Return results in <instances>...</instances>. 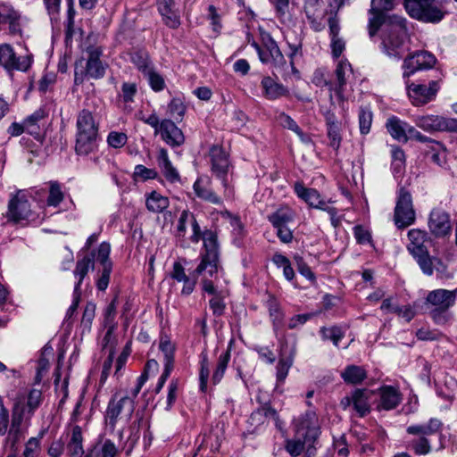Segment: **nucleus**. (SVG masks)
Segmentation results:
<instances>
[{
	"instance_id": "obj_1",
	"label": "nucleus",
	"mask_w": 457,
	"mask_h": 457,
	"mask_svg": "<svg viewBox=\"0 0 457 457\" xmlns=\"http://www.w3.org/2000/svg\"><path fill=\"white\" fill-rule=\"evenodd\" d=\"M369 35L380 31L381 51L390 59L399 61L409 51L407 21L400 15L369 18Z\"/></svg>"
},
{
	"instance_id": "obj_2",
	"label": "nucleus",
	"mask_w": 457,
	"mask_h": 457,
	"mask_svg": "<svg viewBox=\"0 0 457 457\" xmlns=\"http://www.w3.org/2000/svg\"><path fill=\"white\" fill-rule=\"evenodd\" d=\"M203 240L205 253L202 254L201 262L191 274H186L185 268L180 262L173 263L170 278L183 283L181 294L184 295H189L193 293L199 275L206 273L212 277L218 272L219 251L217 237L212 231H207L204 234Z\"/></svg>"
},
{
	"instance_id": "obj_3",
	"label": "nucleus",
	"mask_w": 457,
	"mask_h": 457,
	"mask_svg": "<svg viewBox=\"0 0 457 457\" xmlns=\"http://www.w3.org/2000/svg\"><path fill=\"white\" fill-rule=\"evenodd\" d=\"M100 116L96 111L83 108L76 116L75 153L87 156L95 153L100 140Z\"/></svg>"
},
{
	"instance_id": "obj_4",
	"label": "nucleus",
	"mask_w": 457,
	"mask_h": 457,
	"mask_svg": "<svg viewBox=\"0 0 457 457\" xmlns=\"http://www.w3.org/2000/svg\"><path fill=\"white\" fill-rule=\"evenodd\" d=\"M407 238L406 249L425 275L431 276L434 270L441 273L445 271L446 267L442 260L436 255H431L428 252V244H433V239L426 230L410 229Z\"/></svg>"
},
{
	"instance_id": "obj_5",
	"label": "nucleus",
	"mask_w": 457,
	"mask_h": 457,
	"mask_svg": "<svg viewBox=\"0 0 457 457\" xmlns=\"http://www.w3.org/2000/svg\"><path fill=\"white\" fill-rule=\"evenodd\" d=\"M295 437L287 442V451L294 457L299 456L304 448L313 447L320 435L318 417L307 411L295 421Z\"/></svg>"
},
{
	"instance_id": "obj_6",
	"label": "nucleus",
	"mask_w": 457,
	"mask_h": 457,
	"mask_svg": "<svg viewBox=\"0 0 457 457\" xmlns=\"http://www.w3.org/2000/svg\"><path fill=\"white\" fill-rule=\"evenodd\" d=\"M404 8L411 18L426 23H439L446 14L436 0H404Z\"/></svg>"
},
{
	"instance_id": "obj_7",
	"label": "nucleus",
	"mask_w": 457,
	"mask_h": 457,
	"mask_svg": "<svg viewBox=\"0 0 457 457\" xmlns=\"http://www.w3.org/2000/svg\"><path fill=\"white\" fill-rule=\"evenodd\" d=\"M141 120L153 128L154 135H160L168 145L178 147L184 144L185 136L182 130L170 119L160 120L156 112H154L147 117H141Z\"/></svg>"
},
{
	"instance_id": "obj_8",
	"label": "nucleus",
	"mask_w": 457,
	"mask_h": 457,
	"mask_svg": "<svg viewBox=\"0 0 457 457\" xmlns=\"http://www.w3.org/2000/svg\"><path fill=\"white\" fill-rule=\"evenodd\" d=\"M208 159L212 174L221 181L225 195H231V188L228 182V175L232 171V164L229 154L219 145H213L208 152Z\"/></svg>"
},
{
	"instance_id": "obj_9",
	"label": "nucleus",
	"mask_w": 457,
	"mask_h": 457,
	"mask_svg": "<svg viewBox=\"0 0 457 457\" xmlns=\"http://www.w3.org/2000/svg\"><path fill=\"white\" fill-rule=\"evenodd\" d=\"M135 410V403L129 395L116 392L111 398L105 412V423L114 429L119 420L128 422Z\"/></svg>"
},
{
	"instance_id": "obj_10",
	"label": "nucleus",
	"mask_w": 457,
	"mask_h": 457,
	"mask_svg": "<svg viewBox=\"0 0 457 457\" xmlns=\"http://www.w3.org/2000/svg\"><path fill=\"white\" fill-rule=\"evenodd\" d=\"M42 401V393L38 389H31L27 397L26 405L23 404L22 400L19 398L14 405L12 424L9 430V435L16 438L20 432V426L22 422L23 417L27 416L29 419L39 407Z\"/></svg>"
},
{
	"instance_id": "obj_11",
	"label": "nucleus",
	"mask_w": 457,
	"mask_h": 457,
	"mask_svg": "<svg viewBox=\"0 0 457 457\" xmlns=\"http://www.w3.org/2000/svg\"><path fill=\"white\" fill-rule=\"evenodd\" d=\"M31 215V204L28 195L22 190L11 194L5 214L7 220L12 223H20L29 220Z\"/></svg>"
},
{
	"instance_id": "obj_12",
	"label": "nucleus",
	"mask_w": 457,
	"mask_h": 457,
	"mask_svg": "<svg viewBox=\"0 0 457 457\" xmlns=\"http://www.w3.org/2000/svg\"><path fill=\"white\" fill-rule=\"evenodd\" d=\"M416 215L412 197L409 191L401 187L395 208L394 220L398 228H404L415 222Z\"/></svg>"
},
{
	"instance_id": "obj_13",
	"label": "nucleus",
	"mask_w": 457,
	"mask_h": 457,
	"mask_svg": "<svg viewBox=\"0 0 457 457\" xmlns=\"http://www.w3.org/2000/svg\"><path fill=\"white\" fill-rule=\"evenodd\" d=\"M405 86L408 96L414 106H423L436 99L440 89L438 80H430L428 85L411 83L409 79H405Z\"/></svg>"
},
{
	"instance_id": "obj_14",
	"label": "nucleus",
	"mask_w": 457,
	"mask_h": 457,
	"mask_svg": "<svg viewBox=\"0 0 457 457\" xmlns=\"http://www.w3.org/2000/svg\"><path fill=\"white\" fill-rule=\"evenodd\" d=\"M413 120L418 128L428 133L444 131L457 133V119L427 114L416 116Z\"/></svg>"
},
{
	"instance_id": "obj_15",
	"label": "nucleus",
	"mask_w": 457,
	"mask_h": 457,
	"mask_svg": "<svg viewBox=\"0 0 457 457\" xmlns=\"http://www.w3.org/2000/svg\"><path fill=\"white\" fill-rule=\"evenodd\" d=\"M375 393L369 389H355L341 399L340 406L344 410L353 408L360 417H364L370 411V403Z\"/></svg>"
},
{
	"instance_id": "obj_16",
	"label": "nucleus",
	"mask_w": 457,
	"mask_h": 457,
	"mask_svg": "<svg viewBox=\"0 0 457 457\" xmlns=\"http://www.w3.org/2000/svg\"><path fill=\"white\" fill-rule=\"evenodd\" d=\"M436 62L435 55L428 51H416L410 54L404 58L402 65L403 78L408 79L420 71L431 69Z\"/></svg>"
},
{
	"instance_id": "obj_17",
	"label": "nucleus",
	"mask_w": 457,
	"mask_h": 457,
	"mask_svg": "<svg viewBox=\"0 0 457 457\" xmlns=\"http://www.w3.org/2000/svg\"><path fill=\"white\" fill-rule=\"evenodd\" d=\"M428 227L429 232L436 238L449 237L452 232V222L447 212L434 208L428 216Z\"/></svg>"
},
{
	"instance_id": "obj_18",
	"label": "nucleus",
	"mask_w": 457,
	"mask_h": 457,
	"mask_svg": "<svg viewBox=\"0 0 457 457\" xmlns=\"http://www.w3.org/2000/svg\"><path fill=\"white\" fill-rule=\"evenodd\" d=\"M0 65L8 71H26L30 66L28 56H18L13 48L8 44L0 45Z\"/></svg>"
},
{
	"instance_id": "obj_19",
	"label": "nucleus",
	"mask_w": 457,
	"mask_h": 457,
	"mask_svg": "<svg viewBox=\"0 0 457 457\" xmlns=\"http://www.w3.org/2000/svg\"><path fill=\"white\" fill-rule=\"evenodd\" d=\"M252 46L257 51L259 59L262 63L271 62L277 68H282L286 65V59L272 38H270L264 46H260L255 42Z\"/></svg>"
},
{
	"instance_id": "obj_20",
	"label": "nucleus",
	"mask_w": 457,
	"mask_h": 457,
	"mask_svg": "<svg viewBox=\"0 0 457 457\" xmlns=\"http://www.w3.org/2000/svg\"><path fill=\"white\" fill-rule=\"evenodd\" d=\"M352 72V66L348 61L341 60L338 62L335 70V81H331L330 93L334 92L339 101L345 99L344 94ZM330 99H332V94H330Z\"/></svg>"
},
{
	"instance_id": "obj_21",
	"label": "nucleus",
	"mask_w": 457,
	"mask_h": 457,
	"mask_svg": "<svg viewBox=\"0 0 457 457\" xmlns=\"http://www.w3.org/2000/svg\"><path fill=\"white\" fill-rule=\"evenodd\" d=\"M457 299V288L454 290L436 289L430 291L426 298V302L439 312H445L454 305Z\"/></svg>"
},
{
	"instance_id": "obj_22",
	"label": "nucleus",
	"mask_w": 457,
	"mask_h": 457,
	"mask_svg": "<svg viewBox=\"0 0 457 457\" xmlns=\"http://www.w3.org/2000/svg\"><path fill=\"white\" fill-rule=\"evenodd\" d=\"M88 58L87 61L85 75L89 79H99L105 74L106 65L103 63L100 57L103 51L100 47H89L87 49Z\"/></svg>"
},
{
	"instance_id": "obj_23",
	"label": "nucleus",
	"mask_w": 457,
	"mask_h": 457,
	"mask_svg": "<svg viewBox=\"0 0 457 457\" xmlns=\"http://www.w3.org/2000/svg\"><path fill=\"white\" fill-rule=\"evenodd\" d=\"M193 190L202 201L219 206L223 204L222 198L212 189V181L209 179L204 180L201 177L197 178L194 182Z\"/></svg>"
},
{
	"instance_id": "obj_24",
	"label": "nucleus",
	"mask_w": 457,
	"mask_h": 457,
	"mask_svg": "<svg viewBox=\"0 0 457 457\" xmlns=\"http://www.w3.org/2000/svg\"><path fill=\"white\" fill-rule=\"evenodd\" d=\"M378 402L377 409L378 411H390L396 408L401 401L402 395L399 390L391 386H384L378 391Z\"/></svg>"
},
{
	"instance_id": "obj_25",
	"label": "nucleus",
	"mask_w": 457,
	"mask_h": 457,
	"mask_svg": "<svg viewBox=\"0 0 457 457\" xmlns=\"http://www.w3.org/2000/svg\"><path fill=\"white\" fill-rule=\"evenodd\" d=\"M47 117L48 112L45 107L37 109L23 120L26 132L34 137H38L46 125Z\"/></svg>"
},
{
	"instance_id": "obj_26",
	"label": "nucleus",
	"mask_w": 457,
	"mask_h": 457,
	"mask_svg": "<svg viewBox=\"0 0 457 457\" xmlns=\"http://www.w3.org/2000/svg\"><path fill=\"white\" fill-rule=\"evenodd\" d=\"M156 161L162 174L167 181L172 184L181 181L180 174L170 162L168 151L165 148L159 150Z\"/></svg>"
},
{
	"instance_id": "obj_27",
	"label": "nucleus",
	"mask_w": 457,
	"mask_h": 457,
	"mask_svg": "<svg viewBox=\"0 0 457 457\" xmlns=\"http://www.w3.org/2000/svg\"><path fill=\"white\" fill-rule=\"evenodd\" d=\"M295 193L298 197L304 200L310 206L319 209L325 205V201L316 189L307 188L302 182H296L294 186Z\"/></svg>"
},
{
	"instance_id": "obj_28",
	"label": "nucleus",
	"mask_w": 457,
	"mask_h": 457,
	"mask_svg": "<svg viewBox=\"0 0 457 457\" xmlns=\"http://www.w3.org/2000/svg\"><path fill=\"white\" fill-rule=\"evenodd\" d=\"M261 86L263 90V96L269 100H276L288 94V90L286 87L277 82L270 76L262 78Z\"/></svg>"
},
{
	"instance_id": "obj_29",
	"label": "nucleus",
	"mask_w": 457,
	"mask_h": 457,
	"mask_svg": "<svg viewBox=\"0 0 457 457\" xmlns=\"http://www.w3.org/2000/svg\"><path fill=\"white\" fill-rule=\"evenodd\" d=\"M407 126L408 122L400 120L396 116L389 117L386 122V128L391 137L403 143L408 142V136H406Z\"/></svg>"
},
{
	"instance_id": "obj_30",
	"label": "nucleus",
	"mask_w": 457,
	"mask_h": 457,
	"mask_svg": "<svg viewBox=\"0 0 457 457\" xmlns=\"http://www.w3.org/2000/svg\"><path fill=\"white\" fill-rule=\"evenodd\" d=\"M170 205L168 197L162 195L159 192L154 190L145 194V207L154 213H161L164 212Z\"/></svg>"
},
{
	"instance_id": "obj_31",
	"label": "nucleus",
	"mask_w": 457,
	"mask_h": 457,
	"mask_svg": "<svg viewBox=\"0 0 457 457\" xmlns=\"http://www.w3.org/2000/svg\"><path fill=\"white\" fill-rule=\"evenodd\" d=\"M442 423L437 419H430L428 423L419 424V425H411L407 428V433L410 435L425 436H432L439 431Z\"/></svg>"
},
{
	"instance_id": "obj_32",
	"label": "nucleus",
	"mask_w": 457,
	"mask_h": 457,
	"mask_svg": "<svg viewBox=\"0 0 457 457\" xmlns=\"http://www.w3.org/2000/svg\"><path fill=\"white\" fill-rule=\"evenodd\" d=\"M0 23H8L9 30L12 34H16L21 30L19 15L9 6L0 5Z\"/></svg>"
},
{
	"instance_id": "obj_33",
	"label": "nucleus",
	"mask_w": 457,
	"mask_h": 457,
	"mask_svg": "<svg viewBox=\"0 0 457 457\" xmlns=\"http://www.w3.org/2000/svg\"><path fill=\"white\" fill-rule=\"evenodd\" d=\"M82 431L80 427L75 426L72 428L71 437L68 443L67 449L71 457H82L84 449L82 445Z\"/></svg>"
},
{
	"instance_id": "obj_34",
	"label": "nucleus",
	"mask_w": 457,
	"mask_h": 457,
	"mask_svg": "<svg viewBox=\"0 0 457 457\" xmlns=\"http://www.w3.org/2000/svg\"><path fill=\"white\" fill-rule=\"evenodd\" d=\"M294 219L295 212L288 207H281L268 217L273 227L287 226Z\"/></svg>"
},
{
	"instance_id": "obj_35",
	"label": "nucleus",
	"mask_w": 457,
	"mask_h": 457,
	"mask_svg": "<svg viewBox=\"0 0 457 457\" xmlns=\"http://www.w3.org/2000/svg\"><path fill=\"white\" fill-rule=\"evenodd\" d=\"M104 323V326L107 328V331L104 338L102 339L101 343L103 350L106 351L108 353H110L111 351L114 353V348L117 344V339L112 333L115 328L112 316H105Z\"/></svg>"
},
{
	"instance_id": "obj_36",
	"label": "nucleus",
	"mask_w": 457,
	"mask_h": 457,
	"mask_svg": "<svg viewBox=\"0 0 457 457\" xmlns=\"http://www.w3.org/2000/svg\"><path fill=\"white\" fill-rule=\"evenodd\" d=\"M131 62L137 67V69L143 74V76H145L153 69H154V65L153 64L148 54L145 52H135L131 55Z\"/></svg>"
},
{
	"instance_id": "obj_37",
	"label": "nucleus",
	"mask_w": 457,
	"mask_h": 457,
	"mask_svg": "<svg viewBox=\"0 0 457 457\" xmlns=\"http://www.w3.org/2000/svg\"><path fill=\"white\" fill-rule=\"evenodd\" d=\"M94 267L93 258L85 256L81 260L77 262V265L74 270L75 277H79V281L75 285V294L79 291L80 285L83 278L87 274L90 268Z\"/></svg>"
},
{
	"instance_id": "obj_38",
	"label": "nucleus",
	"mask_w": 457,
	"mask_h": 457,
	"mask_svg": "<svg viewBox=\"0 0 457 457\" xmlns=\"http://www.w3.org/2000/svg\"><path fill=\"white\" fill-rule=\"evenodd\" d=\"M342 378L346 383L358 384L366 378V371L360 366H347L341 373Z\"/></svg>"
},
{
	"instance_id": "obj_39",
	"label": "nucleus",
	"mask_w": 457,
	"mask_h": 457,
	"mask_svg": "<svg viewBox=\"0 0 457 457\" xmlns=\"http://www.w3.org/2000/svg\"><path fill=\"white\" fill-rule=\"evenodd\" d=\"M392 169L394 173H402L405 168L406 157L404 151L396 145L390 146Z\"/></svg>"
},
{
	"instance_id": "obj_40",
	"label": "nucleus",
	"mask_w": 457,
	"mask_h": 457,
	"mask_svg": "<svg viewBox=\"0 0 457 457\" xmlns=\"http://www.w3.org/2000/svg\"><path fill=\"white\" fill-rule=\"evenodd\" d=\"M393 0H371L370 18H375L376 16L378 15H381L383 17L394 16L395 14H388L385 12L386 11L393 9Z\"/></svg>"
},
{
	"instance_id": "obj_41",
	"label": "nucleus",
	"mask_w": 457,
	"mask_h": 457,
	"mask_svg": "<svg viewBox=\"0 0 457 457\" xmlns=\"http://www.w3.org/2000/svg\"><path fill=\"white\" fill-rule=\"evenodd\" d=\"M159 349L164 356V367L173 368L175 346L167 337H161Z\"/></svg>"
},
{
	"instance_id": "obj_42",
	"label": "nucleus",
	"mask_w": 457,
	"mask_h": 457,
	"mask_svg": "<svg viewBox=\"0 0 457 457\" xmlns=\"http://www.w3.org/2000/svg\"><path fill=\"white\" fill-rule=\"evenodd\" d=\"M93 453L98 457H115L118 453V449L113 442L110 439H105L94 447Z\"/></svg>"
},
{
	"instance_id": "obj_43",
	"label": "nucleus",
	"mask_w": 457,
	"mask_h": 457,
	"mask_svg": "<svg viewBox=\"0 0 457 457\" xmlns=\"http://www.w3.org/2000/svg\"><path fill=\"white\" fill-rule=\"evenodd\" d=\"M162 18L163 23L170 29H176L180 24V15L175 8H168L165 11H158Z\"/></svg>"
},
{
	"instance_id": "obj_44",
	"label": "nucleus",
	"mask_w": 457,
	"mask_h": 457,
	"mask_svg": "<svg viewBox=\"0 0 457 457\" xmlns=\"http://www.w3.org/2000/svg\"><path fill=\"white\" fill-rule=\"evenodd\" d=\"M63 198L64 195L62 191L60 183L57 181H50L49 195L46 200L47 205L56 207L60 204L61 202H62Z\"/></svg>"
},
{
	"instance_id": "obj_45",
	"label": "nucleus",
	"mask_w": 457,
	"mask_h": 457,
	"mask_svg": "<svg viewBox=\"0 0 457 457\" xmlns=\"http://www.w3.org/2000/svg\"><path fill=\"white\" fill-rule=\"evenodd\" d=\"M345 331L346 328L337 326L330 328H322L320 329V333L322 335L323 339L331 340L336 346H338V344L340 340L344 337Z\"/></svg>"
},
{
	"instance_id": "obj_46",
	"label": "nucleus",
	"mask_w": 457,
	"mask_h": 457,
	"mask_svg": "<svg viewBox=\"0 0 457 457\" xmlns=\"http://www.w3.org/2000/svg\"><path fill=\"white\" fill-rule=\"evenodd\" d=\"M229 359H230L229 349H228L225 353H223L220 355L216 370L212 375V381L214 384H218L223 378V375L228 367Z\"/></svg>"
},
{
	"instance_id": "obj_47",
	"label": "nucleus",
	"mask_w": 457,
	"mask_h": 457,
	"mask_svg": "<svg viewBox=\"0 0 457 457\" xmlns=\"http://www.w3.org/2000/svg\"><path fill=\"white\" fill-rule=\"evenodd\" d=\"M144 77L147 79L149 87L154 92H161L166 87L164 78L156 71L155 68Z\"/></svg>"
},
{
	"instance_id": "obj_48",
	"label": "nucleus",
	"mask_w": 457,
	"mask_h": 457,
	"mask_svg": "<svg viewBox=\"0 0 457 457\" xmlns=\"http://www.w3.org/2000/svg\"><path fill=\"white\" fill-rule=\"evenodd\" d=\"M168 112L176 120H181L186 112V105L180 98H173L168 104Z\"/></svg>"
},
{
	"instance_id": "obj_49",
	"label": "nucleus",
	"mask_w": 457,
	"mask_h": 457,
	"mask_svg": "<svg viewBox=\"0 0 457 457\" xmlns=\"http://www.w3.org/2000/svg\"><path fill=\"white\" fill-rule=\"evenodd\" d=\"M276 120L283 128L294 131L301 137H303L302 129L289 115L286 114L285 112H280L276 117Z\"/></svg>"
},
{
	"instance_id": "obj_50",
	"label": "nucleus",
	"mask_w": 457,
	"mask_h": 457,
	"mask_svg": "<svg viewBox=\"0 0 457 457\" xmlns=\"http://www.w3.org/2000/svg\"><path fill=\"white\" fill-rule=\"evenodd\" d=\"M328 137L329 138V145L337 150L340 146L341 137L339 134V125L337 121L328 122Z\"/></svg>"
},
{
	"instance_id": "obj_51",
	"label": "nucleus",
	"mask_w": 457,
	"mask_h": 457,
	"mask_svg": "<svg viewBox=\"0 0 457 457\" xmlns=\"http://www.w3.org/2000/svg\"><path fill=\"white\" fill-rule=\"evenodd\" d=\"M372 124V112L370 110L361 108L359 112L360 131L362 135L370 132Z\"/></svg>"
},
{
	"instance_id": "obj_52",
	"label": "nucleus",
	"mask_w": 457,
	"mask_h": 457,
	"mask_svg": "<svg viewBox=\"0 0 457 457\" xmlns=\"http://www.w3.org/2000/svg\"><path fill=\"white\" fill-rule=\"evenodd\" d=\"M111 253V245L107 242H102L97 249L96 259L102 267H107L108 264H112L109 256Z\"/></svg>"
},
{
	"instance_id": "obj_53",
	"label": "nucleus",
	"mask_w": 457,
	"mask_h": 457,
	"mask_svg": "<svg viewBox=\"0 0 457 457\" xmlns=\"http://www.w3.org/2000/svg\"><path fill=\"white\" fill-rule=\"evenodd\" d=\"M133 177L135 179H141L143 181L154 179L158 177V172L154 169H149L142 164L135 167Z\"/></svg>"
},
{
	"instance_id": "obj_54",
	"label": "nucleus",
	"mask_w": 457,
	"mask_h": 457,
	"mask_svg": "<svg viewBox=\"0 0 457 457\" xmlns=\"http://www.w3.org/2000/svg\"><path fill=\"white\" fill-rule=\"evenodd\" d=\"M208 19L210 20L212 30L216 34H220L222 29L221 14L218 12L217 8L212 4L209 5L208 7Z\"/></svg>"
},
{
	"instance_id": "obj_55",
	"label": "nucleus",
	"mask_w": 457,
	"mask_h": 457,
	"mask_svg": "<svg viewBox=\"0 0 457 457\" xmlns=\"http://www.w3.org/2000/svg\"><path fill=\"white\" fill-rule=\"evenodd\" d=\"M128 141V137L123 132L111 131L107 136V144L112 148H120Z\"/></svg>"
},
{
	"instance_id": "obj_56",
	"label": "nucleus",
	"mask_w": 457,
	"mask_h": 457,
	"mask_svg": "<svg viewBox=\"0 0 457 457\" xmlns=\"http://www.w3.org/2000/svg\"><path fill=\"white\" fill-rule=\"evenodd\" d=\"M264 415L266 418H270L274 420L276 427L282 430L283 428V422L279 420L278 415L275 409H272L270 407H264L262 410H259L256 412H253L252 414V419H255L258 416Z\"/></svg>"
},
{
	"instance_id": "obj_57",
	"label": "nucleus",
	"mask_w": 457,
	"mask_h": 457,
	"mask_svg": "<svg viewBox=\"0 0 457 457\" xmlns=\"http://www.w3.org/2000/svg\"><path fill=\"white\" fill-rule=\"evenodd\" d=\"M293 360L291 358H281L278 361V366H277V381L278 383H283L286 379L289 369L292 366Z\"/></svg>"
},
{
	"instance_id": "obj_58",
	"label": "nucleus",
	"mask_w": 457,
	"mask_h": 457,
	"mask_svg": "<svg viewBox=\"0 0 457 457\" xmlns=\"http://www.w3.org/2000/svg\"><path fill=\"white\" fill-rule=\"evenodd\" d=\"M312 82L317 87H327L330 91L331 80H328L324 69H317L313 72Z\"/></svg>"
},
{
	"instance_id": "obj_59",
	"label": "nucleus",
	"mask_w": 457,
	"mask_h": 457,
	"mask_svg": "<svg viewBox=\"0 0 457 457\" xmlns=\"http://www.w3.org/2000/svg\"><path fill=\"white\" fill-rule=\"evenodd\" d=\"M112 270V264H108L107 267H102L100 276L96 281V287L99 290L104 291L108 287Z\"/></svg>"
},
{
	"instance_id": "obj_60",
	"label": "nucleus",
	"mask_w": 457,
	"mask_h": 457,
	"mask_svg": "<svg viewBox=\"0 0 457 457\" xmlns=\"http://www.w3.org/2000/svg\"><path fill=\"white\" fill-rule=\"evenodd\" d=\"M294 259L295 261L299 273L311 281L315 280L314 273L312 271L308 264L303 261V257L296 255Z\"/></svg>"
},
{
	"instance_id": "obj_61",
	"label": "nucleus",
	"mask_w": 457,
	"mask_h": 457,
	"mask_svg": "<svg viewBox=\"0 0 457 457\" xmlns=\"http://www.w3.org/2000/svg\"><path fill=\"white\" fill-rule=\"evenodd\" d=\"M411 446L415 453L420 455L427 454L430 452V445L427 437L420 436L411 442Z\"/></svg>"
},
{
	"instance_id": "obj_62",
	"label": "nucleus",
	"mask_w": 457,
	"mask_h": 457,
	"mask_svg": "<svg viewBox=\"0 0 457 457\" xmlns=\"http://www.w3.org/2000/svg\"><path fill=\"white\" fill-rule=\"evenodd\" d=\"M40 449L39 439L31 437L26 444L23 457H37Z\"/></svg>"
},
{
	"instance_id": "obj_63",
	"label": "nucleus",
	"mask_w": 457,
	"mask_h": 457,
	"mask_svg": "<svg viewBox=\"0 0 457 457\" xmlns=\"http://www.w3.org/2000/svg\"><path fill=\"white\" fill-rule=\"evenodd\" d=\"M62 0H44L46 11L50 15L51 21H57L61 10Z\"/></svg>"
},
{
	"instance_id": "obj_64",
	"label": "nucleus",
	"mask_w": 457,
	"mask_h": 457,
	"mask_svg": "<svg viewBox=\"0 0 457 457\" xmlns=\"http://www.w3.org/2000/svg\"><path fill=\"white\" fill-rule=\"evenodd\" d=\"M353 235L358 244L365 245L371 241V235L370 231L361 225L353 228Z\"/></svg>"
}]
</instances>
